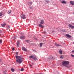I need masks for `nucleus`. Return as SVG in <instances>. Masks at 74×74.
Instances as JSON below:
<instances>
[{"label":"nucleus","mask_w":74,"mask_h":74,"mask_svg":"<svg viewBox=\"0 0 74 74\" xmlns=\"http://www.w3.org/2000/svg\"><path fill=\"white\" fill-rule=\"evenodd\" d=\"M72 53H74V51L73 50L72 51Z\"/></svg>","instance_id":"nucleus-34"},{"label":"nucleus","mask_w":74,"mask_h":74,"mask_svg":"<svg viewBox=\"0 0 74 74\" xmlns=\"http://www.w3.org/2000/svg\"><path fill=\"white\" fill-rule=\"evenodd\" d=\"M2 32V31L1 30V33Z\"/></svg>","instance_id":"nucleus-37"},{"label":"nucleus","mask_w":74,"mask_h":74,"mask_svg":"<svg viewBox=\"0 0 74 74\" xmlns=\"http://www.w3.org/2000/svg\"><path fill=\"white\" fill-rule=\"evenodd\" d=\"M55 45H56V46H58V47H59V46H60V45H59V44H58L56 43H55Z\"/></svg>","instance_id":"nucleus-16"},{"label":"nucleus","mask_w":74,"mask_h":74,"mask_svg":"<svg viewBox=\"0 0 74 74\" xmlns=\"http://www.w3.org/2000/svg\"><path fill=\"white\" fill-rule=\"evenodd\" d=\"M0 36H1V34H0Z\"/></svg>","instance_id":"nucleus-39"},{"label":"nucleus","mask_w":74,"mask_h":74,"mask_svg":"<svg viewBox=\"0 0 74 74\" xmlns=\"http://www.w3.org/2000/svg\"><path fill=\"white\" fill-rule=\"evenodd\" d=\"M23 70H24V69H23V68H22L21 69V71H23Z\"/></svg>","instance_id":"nucleus-25"},{"label":"nucleus","mask_w":74,"mask_h":74,"mask_svg":"<svg viewBox=\"0 0 74 74\" xmlns=\"http://www.w3.org/2000/svg\"><path fill=\"white\" fill-rule=\"evenodd\" d=\"M43 33H44V34H45V33H46V32H43Z\"/></svg>","instance_id":"nucleus-31"},{"label":"nucleus","mask_w":74,"mask_h":74,"mask_svg":"<svg viewBox=\"0 0 74 74\" xmlns=\"http://www.w3.org/2000/svg\"><path fill=\"white\" fill-rule=\"evenodd\" d=\"M22 50H23V51H25V52H27V50L26 49V48L24 47H22Z\"/></svg>","instance_id":"nucleus-4"},{"label":"nucleus","mask_w":74,"mask_h":74,"mask_svg":"<svg viewBox=\"0 0 74 74\" xmlns=\"http://www.w3.org/2000/svg\"><path fill=\"white\" fill-rule=\"evenodd\" d=\"M28 5H30V4H32V1L29 2L28 3Z\"/></svg>","instance_id":"nucleus-13"},{"label":"nucleus","mask_w":74,"mask_h":74,"mask_svg":"<svg viewBox=\"0 0 74 74\" xmlns=\"http://www.w3.org/2000/svg\"><path fill=\"white\" fill-rule=\"evenodd\" d=\"M70 62L69 61H64L62 62V65L64 66H66L68 64H69Z\"/></svg>","instance_id":"nucleus-2"},{"label":"nucleus","mask_w":74,"mask_h":74,"mask_svg":"<svg viewBox=\"0 0 74 74\" xmlns=\"http://www.w3.org/2000/svg\"><path fill=\"white\" fill-rule=\"evenodd\" d=\"M20 38L21 39H25V36H22L20 37Z\"/></svg>","instance_id":"nucleus-9"},{"label":"nucleus","mask_w":74,"mask_h":74,"mask_svg":"<svg viewBox=\"0 0 74 74\" xmlns=\"http://www.w3.org/2000/svg\"><path fill=\"white\" fill-rule=\"evenodd\" d=\"M2 42V40H0V44H1Z\"/></svg>","instance_id":"nucleus-27"},{"label":"nucleus","mask_w":74,"mask_h":74,"mask_svg":"<svg viewBox=\"0 0 74 74\" xmlns=\"http://www.w3.org/2000/svg\"><path fill=\"white\" fill-rule=\"evenodd\" d=\"M14 48H13L12 49V51H14Z\"/></svg>","instance_id":"nucleus-33"},{"label":"nucleus","mask_w":74,"mask_h":74,"mask_svg":"<svg viewBox=\"0 0 74 74\" xmlns=\"http://www.w3.org/2000/svg\"><path fill=\"white\" fill-rule=\"evenodd\" d=\"M8 29H10V26H9V25H8Z\"/></svg>","instance_id":"nucleus-29"},{"label":"nucleus","mask_w":74,"mask_h":74,"mask_svg":"<svg viewBox=\"0 0 74 74\" xmlns=\"http://www.w3.org/2000/svg\"><path fill=\"white\" fill-rule=\"evenodd\" d=\"M66 37H69V38H70L71 37V36L69 34H66Z\"/></svg>","instance_id":"nucleus-11"},{"label":"nucleus","mask_w":74,"mask_h":74,"mask_svg":"<svg viewBox=\"0 0 74 74\" xmlns=\"http://www.w3.org/2000/svg\"><path fill=\"white\" fill-rule=\"evenodd\" d=\"M42 24H39V26L40 27H42V28H44V26H43L42 25Z\"/></svg>","instance_id":"nucleus-6"},{"label":"nucleus","mask_w":74,"mask_h":74,"mask_svg":"<svg viewBox=\"0 0 74 74\" xmlns=\"http://www.w3.org/2000/svg\"><path fill=\"white\" fill-rule=\"evenodd\" d=\"M14 39H16V37H15L14 38Z\"/></svg>","instance_id":"nucleus-35"},{"label":"nucleus","mask_w":74,"mask_h":74,"mask_svg":"<svg viewBox=\"0 0 74 74\" xmlns=\"http://www.w3.org/2000/svg\"><path fill=\"white\" fill-rule=\"evenodd\" d=\"M73 14H74V13H73Z\"/></svg>","instance_id":"nucleus-40"},{"label":"nucleus","mask_w":74,"mask_h":74,"mask_svg":"<svg viewBox=\"0 0 74 74\" xmlns=\"http://www.w3.org/2000/svg\"><path fill=\"white\" fill-rule=\"evenodd\" d=\"M21 17L23 19H25V15H24L23 14H21Z\"/></svg>","instance_id":"nucleus-3"},{"label":"nucleus","mask_w":74,"mask_h":74,"mask_svg":"<svg viewBox=\"0 0 74 74\" xmlns=\"http://www.w3.org/2000/svg\"><path fill=\"white\" fill-rule=\"evenodd\" d=\"M59 52L60 54H62V51L61 50H60Z\"/></svg>","instance_id":"nucleus-19"},{"label":"nucleus","mask_w":74,"mask_h":74,"mask_svg":"<svg viewBox=\"0 0 74 74\" xmlns=\"http://www.w3.org/2000/svg\"><path fill=\"white\" fill-rule=\"evenodd\" d=\"M33 59L35 60H37V57L36 56H34Z\"/></svg>","instance_id":"nucleus-7"},{"label":"nucleus","mask_w":74,"mask_h":74,"mask_svg":"<svg viewBox=\"0 0 74 74\" xmlns=\"http://www.w3.org/2000/svg\"><path fill=\"white\" fill-rule=\"evenodd\" d=\"M45 1L46 3H49V1L48 0H45Z\"/></svg>","instance_id":"nucleus-18"},{"label":"nucleus","mask_w":74,"mask_h":74,"mask_svg":"<svg viewBox=\"0 0 74 74\" xmlns=\"http://www.w3.org/2000/svg\"><path fill=\"white\" fill-rule=\"evenodd\" d=\"M5 25H6V23H5L3 24H1V26L2 27H5Z\"/></svg>","instance_id":"nucleus-12"},{"label":"nucleus","mask_w":74,"mask_h":74,"mask_svg":"<svg viewBox=\"0 0 74 74\" xmlns=\"http://www.w3.org/2000/svg\"><path fill=\"white\" fill-rule=\"evenodd\" d=\"M11 70L12 71V72H14V71H15V70H14V69H11Z\"/></svg>","instance_id":"nucleus-22"},{"label":"nucleus","mask_w":74,"mask_h":74,"mask_svg":"<svg viewBox=\"0 0 74 74\" xmlns=\"http://www.w3.org/2000/svg\"><path fill=\"white\" fill-rule=\"evenodd\" d=\"M40 47H42V43H40Z\"/></svg>","instance_id":"nucleus-21"},{"label":"nucleus","mask_w":74,"mask_h":74,"mask_svg":"<svg viewBox=\"0 0 74 74\" xmlns=\"http://www.w3.org/2000/svg\"><path fill=\"white\" fill-rule=\"evenodd\" d=\"M16 55H18V52H16Z\"/></svg>","instance_id":"nucleus-30"},{"label":"nucleus","mask_w":74,"mask_h":74,"mask_svg":"<svg viewBox=\"0 0 74 74\" xmlns=\"http://www.w3.org/2000/svg\"><path fill=\"white\" fill-rule=\"evenodd\" d=\"M62 3H63V4H66V2L65 1H62L61 2Z\"/></svg>","instance_id":"nucleus-15"},{"label":"nucleus","mask_w":74,"mask_h":74,"mask_svg":"<svg viewBox=\"0 0 74 74\" xmlns=\"http://www.w3.org/2000/svg\"><path fill=\"white\" fill-rule=\"evenodd\" d=\"M3 13L2 12H0V16H2V14Z\"/></svg>","instance_id":"nucleus-24"},{"label":"nucleus","mask_w":74,"mask_h":74,"mask_svg":"<svg viewBox=\"0 0 74 74\" xmlns=\"http://www.w3.org/2000/svg\"><path fill=\"white\" fill-rule=\"evenodd\" d=\"M26 42H27L28 43H30V40H26Z\"/></svg>","instance_id":"nucleus-17"},{"label":"nucleus","mask_w":74,"mask_h":74,"mask_svg":"<svg viewBox=\"0 0 74 74\" xmlns=\"http://www.w3.org/2000/svg\"><path fill=\"white\" fill-rule=\"evenodd\" d=\"M44 20H42L40 21V23L41 24H42V25H43V24H44Z\"/></svg>","instance_id":"nucleus-10"},{"label":"nucleus","mask_w":74,"mask_h":74,"mask_svg":"<svg viewBox=\"0 0 74 74\" xmlns=\"http://www.w3.org/2000/svg\"><path fill=\"white\" fill-rule=\"evenodd\" d=\"M8 14H11V11L10 10V12L8 11Z\"/></svg>","instance_id":"nucleus-23"},{"label":"nucleus","mask_w":74,"mask_h":74,"mask_svg":"<svg viewBox=\"0 0 74 74\" xmlns=\"http://www.w3.org/2000/svg\"><path fill=\"white\" fill-rule=\"evenodd\" d=\"M1 61V59H0V62Z\"/></svg>","instance_id":"nucleus-36"},{"label":"nucleus","mask_w":74,"mask_h":74,"mask_svg":"<svg viewBox=\"0 0 74 74\" xmlns=\"http://www.w3.org/2000/svg\"><path fill=\"white\" fill-rule=\"evenodd\" d=\"M28 37H30V38H32V35H29Z\"/></svg>","instance_id":"nucleus-28"},{"label":"nucleus","mask_w":74,"mask_h":74,"mask_svg":"<svg viewBox=\"0 0 74 74\" xmlns=\"http://www.w3.org/2000/svg\"><path fill=\"white\" fill-rule=\"evenodd\" d=\"M69 27H71V29H74V26L71 25V24H69Z\"/></svg>","instance_id":"nucleus-5"},{"label":"nucleus","mask_w":74,"mask_h":74,"mask_svg":"<svg viewBox=\"0 0 74 74\" xmlns=\"http://www.w3.org/2000/svg\"><path fill=\"white\" fill-rule=\"evenodd\" d=\"M60 58H61L62 59H63V57H62V56H60Z\"/></svg>","instance_id":"nucleus-32"},{"label":"nucleus","mask_w":74,"mask_h":74,"mask_svg":"<svg viewBox=\"0 0 74 74\" xmlns=\"http://www.w3.org/2000/svg\"><path fill=\"white\" fill-rule=\"evenodd\" d=\"M0 74H1L0 73Z\"/></svg>","instance_id":"nucleus-41"},{"label":"nucleus","mask_w":74,"mask_h":74,"mask_svg":"<svg viewBox=\"0 0 74 74\" xmlns=\"http://www.w3.org/2000/svg\"><path fill=\"white\" fill-rule=\"evenodd\" d=\"M34 57V56H29V58H33V59Z\"/></svg>","instance_id":"nucleus-20"},{"label":"nucleus","mask_w":74,"mask_h":74,"mask_svg":"<svg viewBox=\"0 0 74 74\" xmlns=\"http://www.w3.org/2000/svg\"><path fill=\"white\" fill-rule=\"evenodd\" d=\"M70 3L72 5H74V2L72 1H70Z\"/></svg>","instance_id":"nucleus-8"},{"label":"nucleus","mask_w":74,"mask_h":74,"mask_svg":"<svg viewBox=\"0 0 74 74\" xmlns=\"http://www.w3.org/2000/svg\"><path fill=\"white\" fill-rule=\"evenodd\" d=\"M71 55L72 57H73V58H74V55H73L71 54Z\"/></svg>","instance_id":"nucleus-26"},{"label":"nucleus","mask_w":74,"mask_h":74,"mask_svg":"<svg viewBox=\"0 0 74 74\" xmlns=\"http://www.w3.org/2000/svg\"><path fill=\"white\" fill-rule=\"evenodd\" d=\"M17 45L18 47H19V41H18L17 43Z\"/></svg>","instance_id":"nucleus-14"},{"label":"nucleus","mask_w":74,"mask_h":74,"mask_svg":"<svg viewBox=\"0 0 74 74\" xmlns=\"http://www.w3.org/2000/svg\"><path fill=\"white\" fill-rule=\"evenodd\" d=\"M16 58V62L18 63H21L23 61V58L20 56H15Z\"/></svg>","instance_id":"nucleus-1"},{"label":"nucleus","mask_w":74,"mask_h":74,"mask_svg":"<svg viewBox=\"0 0 74 74\" xmlns=\"http://www.w3.org/2000/svg\"><path fill=\"white\" fill-rule=\"evenodd\" d=\"M50 58H51V59H52V58H52V57L51 56H50Z\"/></svg>","instance_id":"nucleus-38"}]
</instances>
